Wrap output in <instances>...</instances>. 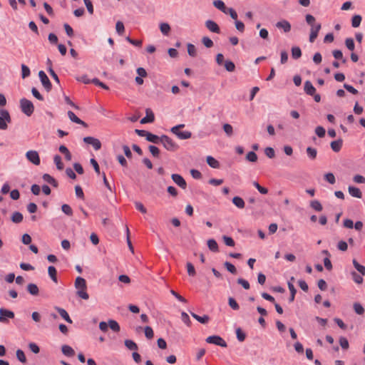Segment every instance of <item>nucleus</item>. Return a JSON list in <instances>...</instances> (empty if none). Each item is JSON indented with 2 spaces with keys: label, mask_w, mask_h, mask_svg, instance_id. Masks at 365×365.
I'll return each mask as SVG.
<instances>
[{
  "label": "nucleus",
  "mask_w": 365,
  "mask_h": 365,
  "mask_svg": "<svg viewBox=\"0 0 365 365\" xmlns=\"http://www.w3.org/2000/svg\"><path fill=\"white\" fill-rule=\"evenodd\" d=\"M68 116L72 122L82 125L85 127L86 126V123L83 122L82 120H81L79 118H78L73 112L71 110L68 111Z\"/></svg>",
  "instance_id": "20"
},
{
  "label": "nucleus",
  "mask_w": 365,
  "mask_h": 365,
  "mask_svg": "<svg viewBox=\"0 0 365 365\" xmlns=\"http://www.w3.org/2000/svg\"><path fill=\"white\" fill-rule=\"evenodd\" d=\"M75 288L77 289L76 294L83 299H88L89 295L86 292L87 284L86 279L81 277H78L75 281Z\"/></svg>",
  "instance_id": "1"
},
{
  "label": "nucleus",
  "mask_w": 365,
  "mask_h": 365,
  "mask_svg": "<svg viewBox=\"0 0 365 365\" xmlns=\"http://www.w3.org/2000/svg\"><path fill=\"white\" fill-rule=\"evenodd\" d=\"M321 27L322 26H321L320 24H317L315 26H311L310 34H309V41L311 43H313L315 41V39L317 38V36H318L319 31L321 29Z\"/></svg>",
  "instance_id": "12"
},
{
  "label": "nucleus",
  "mask_w": 365,
  "mask_h": 365,
  "mask_svg": "<svg viewBox=\"0 0 365 365\" xmlns=\"http://www.w3.org/2000/svg\"><path fill=\"white\" fill-rule=\"evenodd\" d=\"M222 128L227 136L230 137L233 135V128L230 124L225 123Z\"/></svg>",
  "instance_id": "42"
},
{
  "label": "nucleus",
  "mask_w": 365,
  "mask_h": 365,
  "mask_svg": "<svg viewBox=\"0 0 365 365\" xmlns=\"http://www.w3.org/2000/svg\"><path fill=\"white\" fill-rule=\"evenodd\" d=\"M27 160L35 165H38L41 163L40 157L37 151L29 150L26 153Z\"/></svg>",
  "instance_id": "7"
},
{
  "label": "nucleus",
  "mask_w": 365,
  "mask_h": 365,
  "mask_svg": "<svg viewBox=\"0 0 365 365\" xmlns=\"http://www.w3.org/2000/svg\"><path fill=\"white\" fill-rule=\"evenodd\" d=\"M276 27L279 29L283 30L284 33L289 32L291 30V24L287 20H282L276 24Z\"/></svg>",
  "instance_id": "13"
},
{
  "label": "nucleus",
  "mask_w": 365,
  "mask_h": 365,
  "mask_svg": "<svg viewBox=\"0 0 365 365\" xmlns=\"http://www.w3.org/2000/svg\"><path fill=\"white\" fill-rule=\"evenodd\" d=\"M213 5L224 14H227V9L228 8L225 6V3L222 0H215Z\"/></svg>",
  "instance_id": "22"
},
{
  "label": "nucleus",
  "mask_w": 365,
  "mask_h": 365,
  "mask_svg": "<svg viewBox=\"0 0 365 365\" xmlns=\"http://www.w3.org/2000/svg\"><path fill=\"white\" fill-rule=\"evenodd\" d=\"M363 276L364 275H361V274H359L355 272H351V277L353 280L354 281L355 283L359 284L363 282Z\"/></svg>",
  "instance_id": "40"
},
{
  "label": "nucleus",
  "mask_w": 365,
  "mask_h": 365,
  "mask_svg": "<svg viewBox=\"0 0 365 365\" xmlns=\"http://www.w3.org/2000/svg\"><path fill=\"white\" fill-rule=\"evenodd\" d=\"M14 317V313L12 311L5 309L4 308L0 309V322H7V319H13Z\"/></svg>",
  "instance_id": "9"
},
{
  "label": "nucleus",
  "mask_w": 365,
  "mask_h": 365,
  "mask_svg": "<svg viewBox=\"0 0 365 365\" xmlns=\"http://www.w3.org/2000/svg\"><path fill=\"white\" fill-rule=\"evenodd\" d=\"M125 346L130 350H137L138 346L137 344L130 339L125 340Z\"/></svg>",
  "instance_id": "41"
},
{
  "label": "nucleus",
  "mask_w": 365,
  "mask_h": 365,
  "mask_svg": "<svg viewBox=\"0 0 365 365\" xmlns=\"http://www.w3.org/2000/svg\"><path fill=\"white\" fill-rule=\"evenodd\" d=\"M185 126L184 124H179L171 128V132L178 136L180 139L186 140L191 138L192 133L188 130L180 131V128Z\"/></svg>",
  "instance_id": "3"
},
{
  "label": "nucleus",
  "mask_w": 365,
  "mask_h": 365,
  "mask_svg": "<svg viewBox=\"0 0 365 365\" xmlns=\"http://www.w3.org/2000/svg\"><path fill=\"white\" fill-rule=\"evenodd\" d=\"M160 143L169 151H175L178 148V145L170 138L165 135L160 137Z\"/></svg>",
  "instance_id": "4"
},
{
  "label": "nucleus",
  "mask_w": 365,
  "mask_h": 365,
  "mask_svg": "<svg viewBox=\"0 0 365 365\" xmlns=\"http://www.w3.org/2000/svg\"><path fill=\"white\" fill-rule=\"evenodd\" d=\"M310 206L314 210L318 211V212L322 211L323 209L322 204L318 200L312 201L310 203Z\"/></svg>",
  "instance_id": "43"
},
{
  "label": "nucleus",
  "mask_w": 365,
  "mask_h": 365,
  "mask_svg": "<svg viewBox=\"0 0 365 365\" xmlns=\"http://www.w3.org/2000/svg\"><path fill=\"white\" fill-rule=\"evenodd\" d=\"M205 341L207 343L215 344L221 347H227V346L226 341L221 336L217 335L210 336Z\"/></svg>",
  "instance_id": "6"
},
{
  "label": "nucleus",
  "mask_w": 365,
  "mask_h": 365,
  "mask_svg": "<svg viewBox=\"0 0 365 365\" xmlns=\"http://www.w3.org/2000/svg\"><path fill=\"white\" fill-rule=\"evenodd\" d=\"M43 180L49 183L50 185H53V187H57L58 182L56 180L49 174H44L43 175Z\"/></svg>",
  "instance_id": "27"
},
{
  "label": "nucleus",
  "mask_w": 365,
  "mask_h": 365,
  "mask_svg": "<svg viewBox=\"0 0 365 365\" xmlns=\"http://www.w3.org/2000/svg\"><path fill=\"white\" fill-rule=\"evenodd\" d=\"M308 158L311 160H314L317 158V150L312 147H308L306 150Z\"/></svg>",
  "instance_id": "30"
},
{
  "label": "nucleus",
  "mask_w": 365,
  "mask_h": 365,
  "mask_svg": "<svg viewBox=\"0 0 365 365\" xmlns=\"http://www.w3.org/2000/svg\"><path fill=\"white\" fill-rule=\"evenodd\" d=\"M55 309L57 310L60 316L68 323L71 324L73 322L68 312L64 309L58 307H55Z\"/></svg>",
  "instance_id": "19"
},
{
  "label": "nucleus",
  "mask_w": 365,
  "mask_h": 365,
  "mask_svg": "<svg viewBox=\"0 0 365 365\" xmlns=\"http://www.w3.org/2000/svg\"><path fill=\"white\" fill-rule=\"evenodd\" d=\"M145 113L146 116L140 120V123L145 124L148 123H153L155 120V116L153 111L150 108H147Z\"/></svg>",
  "instance_id": "15"
},
{
  "label": "nucleus",
  "mask_w": 365,
  "mask_h": 365,
  "mask_svg": "<svg viewBox=\"0 0 365 365\" xmlns=\"http://www.w3.org/2000/svg\"><path fill=\"white\" fill-rule=\"evenodd\" d=\"M236 335L237 338L240 341H243L245 339L246 335L242 331L240 328L237 329L236 330Z\"/></svg>",
  "instance_id": "62"
},
{
  "label": "nucleus",
  "mask_w": 365,
  "mask_h": 365,
  "mask_svg": "<svg viewBox=\"0 0 365 365\" xmlns=\"http://www.w3.org/2000/svg\"><path fill=\"white\" fill-rule=\"evenodd\" d=\"M146 140L155 144H158L160 141V137L148 132Z\"/></svg>",
  "instance_id": "28"
},
{
  "label": "nucleus",
  "mask_w": 365,
  "mask_h": 365,
  "mask_svg": "<svg viewBox=\"0 0 365 365\" xmlns=\"http://www.w3.org/2000/svg\"><path fill=\"white\" fill-rule=\"evenodd\" d=\"M288 287H289V289L290 291V293H291V295H290V297H289V302H292L294 300V297H295V294L297 292V290L294 286V284L289 282H288Z\"/></svg>",
  "instance_id": "38"
},
{
  "label": "nucleus",
  "mask_w": 365,
  "mask_h": 365,
  "mask_svg": "<svg viewBox=\"0 0 365 365\" xmlns=\"http://www.w3.org/2000/svg\"><path fill=\"white\" fill-rule=\"evenodd\" d=\"M38 76L44 88L47 91H49L51 89L52 86L50 80L48 79L45 72L43 71H40L38 73Z\"/></svg>",
  "instance_id": "8"
},
{
  "label": "nucleus",
  "mask_w": 365,
  "mask_h": 365,
  "mask_svg": "<svg viewBox=\"0 0 365 365\" xmlns=\"http://www.w3.org/2000/svg\"><path fill=\"white\" fill-rule=\"evenodd\" d=\"M345 44L346 48L350 51H354L355 48V44L353 38H348L345 40Z\"/></svg>",
  "instance_id": "49"
},
{
  "label": "nucleus",
  "mask_w": 365,
  "mask_h": 365,
  "mask_svg": "<svg viewBox=\"0 0 365 365\" xmlns=\"http://www.w3.org/2000/svg\"><path fill=\"white\" fill-rule=\"evenodd\" d=\"M232 203L238 208L242 209L245 206V203L244 200L238 196L234 197L232 198Z\"/></svg>",
  "instance_id": "23"
},
{
  "label": "nucleus",
  "mask_w": 365,
  "mask_h": 365,
  "mask_svg": "<svg viewBox=\"0 0 365 365\" xmlns=\"http://www.w3.org/2000/svg\"><path fill=\"white\" fill-rule=\"evenodd\" d=\"M332 54L336 59H340L343 63H346V60L343 57V53L340 50L333 51Z\"/></svg>",
  "instance_id": "45"
},
{
  "label": "nucleus",
  "mask_w": 365,
  "mask_h": 365,
  "mask_svg": "<svg viewBox=\"0 0 365 365\" xmlns=\"http://www.w3.org/2000/svg\"><path fill=\"white\" fill-rule=\"evenodd\" d=\"M76 81H79V82H82L85 84H88L90 83H91V80H90L88 77L87 75H83L81 76H77L76 77Z\"/></svg>",
  "instance_id": "57"
},
{
  "label": "nucleus",
  "mask_w": 365,
  "mask_h": 365,
  "mask_svg": "<svg viewBox=\"0 0 365 365\" xmlns=\"http://www.w3.org/2000/svg\"><path fill=\"white\" fill-rule=\"evenodd\" d=\"M349 193L351 196L357 197V198H361L362 193L359 188L354 186H349L348 187Z\"/></svg>",
  "instance_id": "18"
},
{
  "label": "nucleus",
  "mask_w": 365,
  "mask_h": 365,
  "mask_svg": "<svg viewBox=\"0 0 365 365\" xmlns=\"http://www.w3.org/2000/svg\"><path fill=\"white\" fill-rule=\"evenodd\" d=\"M354 309L357 314L361 315L364 313V309L359 303L356 302L354 304Z\"/></svg>",
  "instance_id": "46"
},
{
  "label": "nucleus",
  "mask_w": 365,
  "mask_h": 365,
  "mask_svg": "<svg viewBox=\"0 0 365 365\" xmlns=\"http://www.w3.org/2000/svg\"><path fill=\"white\" fill-rule=\"evenodd\" d=\"M302 56V51L299 47L294 46L292 48V56L294 59H298Z\"/></svg>",
  "instance_id": "36"
},
{
  "label": "nucleus",
  "mask_w": 365,
  "mask_h": 365,
  "mask_svg": "<svg viewBox=\"0 0 365 365\" xmlns=\"http://www.w3.org/2000/svg\"><path fill=\"white\" fill-rule=\"evenodd\" d=\"M83 141L87 144L91 145L96 150H98L101 148V141L93 137H85L83 138Z\"/></svg>",
  "instance_id": "10"
},
{
  "label": "nucleus",
  "mask_w": 365,
  "mask_h": 365,
  "mask_svg": "<svg viewBox=\"0 0 365 365\" xmlns=\"http://www.w3.org/2000/svg\"><path fill=\"white\" fill-rule=\"evenodd\" d=\"M181 319L187 327L191 326V321L190 319L188 314L186 312H181Z\"/></svg>",
  "instance_id": "47"
},
{
  "label": "nucleus",
  "mask_w": 365,
  "mask_h": 365,
  "mask_svg": "<svg viewBox=\"0 0 365 365\" xmlns=\"http://www.w3.org/2000/svg\"><path fill=\"white\" fill-rule=\"evenodd\" d=\"M11 220L14 223H19L23 220V215L19 212H15L11 216Z\"/></svg>",
  "instance_id": "35"
},
{
  "label": "nucleus",
  "mask_w": 365,
  "mask_h": 365,
  "mask_svg": "<svg viewBox=\"0 0 365 365\" xmlns=\"http://www.w3.org/2000/svg\"><path fill=\"white\" fill-rule=\"evenodd\" d=\"M225 68L229 72H232L235 71V66L234 63L231 61H226L225 62Z\"/></svg>",
  "instance_id": "51"
},
{
  "label": "nucleus",
  "mask_w": 365,
  "mask_h": 365,
  "mask_svg": "<svg viewBox=\"0 0 365 365\" xmlns=\"http://www.w3.org/2000/svg\"><path fill=\"white\" fill-rule=\"evenodd\" d=\"M228 304L230 305V307L234 309V310H237L239 309L240 307L237 304V302H236V300L232 298V297H230L229 299H228Z\"/></svg>",
  "instance_id": "54"
},
{
  "label": "nucleus",
  "mask_w": 365,
  "mask_h": 365,
  "mask_svg": "<svg viewBox=\"0 0 365 365\" xmlns=\"http://www.w3.org/2000/svg\"><path fill=\"white\" fill-rule=\"evenodd\" d=\"M207 163L212 168H219L220 163L213 157L209 155L207 157Z\"/></svg>",
  "instance_id": "25"
},
{
  "label": "nucleus",
  "mask_w": 365,
  "mask_h": 365,
  "mask_svg": "<svg viewBox=\"0 0 365 365\" xmlns=\"http://www.w3.org/2000/svg\"><path fill=\"white\" fill-rule=\"evenodd\" d=\"M187 53L192 57H194L196 56V53H197L196 48L193 44H192V43L187 44Z\"/></svg>",
  "instance_id": "56"
},
{
  "label": "nucleus",
  "mask_w": 365,
  "mask_h": 365,
  "mask_svg": "<svg viewBox=\"0 0 365 365\" xmlns=\"http://www.w3.org/2000/svg\"><path fill=\"white\" fill-rule=\"evenodd\" d=\"M361 16L360 15H354L351 19V26L354 28H357L360 26L361 22Z\"/></svg>",
  "instance_id": "34"
},
{
  "label": "nucleus",
  "mask_w": 365,
  "mask_h": 365,
  "mask_svg": "<svg viewBox=\"0 0 365 365\" xmlns=\"http://www.w3.org/2000/svg\"><path fill=\"white\" fill-rule=\"evenodd\" d=\"M339 344L341 348L344 349H347L349 346L348 340L344 336H341L339 338Z\"/></svg>",
  "instance_id": "59"
},
{
  "label": "nucleus",
  "mask_w": 365,
  "mask_h": 365,
  "mask_svg": "<svg viewBox=\"0 0 365 365\" xmlns=\"http://www.w3.org/2000/svg\"><path fill=\"white\" fill-rule=\"evenodd\" d=\"M108 327L113 331H115V332H118L120 331V329L118 323L115 320H113V319H109L108 320Z\"/></svg>",
  "instance_id": "33"
},
{
  "label": "nucleus",
  "mask_w": 365,
  "mask_h": 365,
  "mask_svg": "<svg viewBox=\"0 0 365 365\" xmlns=\"http://www.w3.org/2000/svg\"><path fill=\"white\" fill-rule=\"evenodd\" d=\"M352 263L359 274L361 275H365V267L364 265L360 264L355 259H353Z\"/></svg>",
  "instance_id": "29"
},
{
  "label": "nucleus",
  "mask_w": 365,
  "mask_h": 365,
  "mask_svg": "<svg viewBox=\"0 0 365 365\" xmlns=\"http://www.w3.org/2000/svg\"><path fill=\"white\" fill-rule=\"evenodd\" d=\"M31 74V71H30V69L29 68L24 65V64H22L21 65V76L23 78H27L30 76Z\"/></svg>",
  "instance_id": "44"
},
{
  "label": "nucleus",
  "mask_w": 365,
  "mask_h": 365,
  "mask_svg": "<svg viewBox=\"0 0 365 365\" xmlns=\"http://www.w3.org/2000/svg\"><path fill=\"white\" fill-rule=\"evenodd\" d=\"M235 27L238 31H240V33L244 32L245 27V24L243 22H242L241 21H239V20H236L235 21Z\"/></svg>",
  "instance_id": "61"
},
{
  "label": "nucleus",
  "mask_w": 365,
  "mask_h": 365,
  "mask_svg": "<svg viewBox=\"0 0 365 365\" xmlns=\"http://www.w3.org/2000/svg\"><path fill=\"white\" fill-rule=\"evenodd\" d=\"M115 29H116V32L119 34V35H122L123 33L125 31V27H124V25L123 24V22L121 21H118L115 24Z\"/></svg>",
  "instance_id": "53"
},
{
  "label": "nucleus",
  "mask_w": 365,
  "mask_h": 365,
  "mask_svg": "<svg viewBox=\"0 0 365 365\" xmlns=\"http://www.w3.org/2000/svg\"><path fill=\"white\" fill-rule=\"evenodd\" d=\"M264 153L269 158H273L275 156L274 150L270 147L265 148Z\"/></svg>",
  "instance_id": "64"
},
{
  "label": "nucleus",
  "mask_w": 365,
  "mask_h": 365,
  "mask_svg": "<svg viewBox=\"0 0 365 365\" xmlns=\"http://www.w3.org/2000/svg\"><path fill=\"white\" fill-rule=\"evenodd\" d=\"M11 120L9 113L5 109H1L0 110V129L6 130L8 123H9Z\"/></svg>",
  "instance_id": "5"
},
{
  "label": "nucleus",
  "mask_w": 365,
  "mask_h": 365,
  "mask_svg": "<svg viewBox=\"0 0 365 365\" xmlns=\"http://www.w3.org/2000/svg\"><path fill=\"white\" fill-rule=\"evenodd\" d=\"M48 274L52 281L55 283H57V271L53 266H49L48 268Z\"/></svg>",
  "instance_id": "24"
},
{
  "label": "nucleus",
  "mask_w": 365,
  "mask_h": 365,
  "mask_svg": "<svg viewBox=\"0 0 365 365\" xmlns=\"http://www.w3.org/2000/svg\"><path fill=\"white\" fill-rule=\"evenodd\" d=\"M202 42L204 44V46L207 48H211L213 46V41L207 36H204L202 38Z\"/></svg>",
  "instance_id": "58"
},
{
  "label": "nucleus",
  "mask_w": 365,
  "mask_h": 365,
  "mask_svg": "<svg viewBox=\"0 0 365 365\" xmlns=\"http://www.w3.org/2000/svg\"><path fill=\"white\" fill-rule=\"evenodd\" d=\"M324 178L327 182H329L331 185L334 184L336 182L335 177H334V174L331 173H328L325 174Z\"/></svg>",
  "instance_id": "52"
},
{
  "label": "nucleus",
  "mask_w": 365,
  "mask_h": 365,
  "mask_svg": "<svg viewBox=\"0 0 365 365\" xmlns=\"http://www.w3.org/2000/svg\"><path fill=\"white\" fill-rule=\"evenodd\" d=\"M16 357L22 363H25L26 361V358L24 354V352L21 349H18L16 351Z\"/></svg>",
  "instance_id": "55"
},
{
  "label": "nucleus",
  "mask_w": 365,
  "mask_h": 365,
  "mask_svg": "<svg viewBox=\"0 0 365 365\" xmlns=\"http://www.w3.org/2000/svg\"><path fill=\"white\" fill-rule=\"evenodd\" d=\"M206 28L211 32L219 34L220 29L219 26L212 20H207L205 21Z\"/></svg>",
  "instance_id": "14"
},
{
  "label": "nucleus",
  "mask_w": 365,
  "mask_h": 365,
  "mask_svg": "<svg viewBox=\"0 0 365 365\" xmlns=\"http://www.w3.org/2000/svg\"><path fill=\"white\" fill-rule=\"evenodd\" d=\"M325 129L322 126H317L315 128V133L319 138H323L325 135Z\"/></svg>",
  "instance_id": "60"
},
{
  "label": "nucleus",
  "mask_w": 365,
  "mask_h": 365,
  "mask_svg": "<svg viewBox=\"0 0 365 365\" xmlns=\"http://www.w3.org/2000/svg\"><path fill=\"white\" fill-rule=\"evenodd\" d=\"M61 351L65 356L68 357L73 356L75 354L73 349L68 345H63Z\"/></svg>",
  "instance_id": "21"
},
{
  "label": "nucleus",
  "mask_w": 365,
  "mask_h": 365,
  "mask_svg": "<svg viewBox=\"0 0 365 365\" xmlns=\"http://www.w3.org/2000/svg\"><path fill=\"white\" fill-rule=\"evenodd\" d=\"M61 210L66 215L71 216L73 215V210L70 205L63 204L61 206Z\"/></svg>",
  "instance_id": "48"
},
{
  "label": "nucleus",
  "mask_w": 365,
  "mask_h": 365,
  "mask_svg": "<svg viewBox=\"0 0 365 365\" xmlns=\"http://www.w3.org/2000/svg\"><path fill=\"white\" fill-rule=\"evenodd\" d=\"M20 107L21 111L27 116H31L34 111L33 103L26 98L20 100Z\"/></svg>",
  "instance_id": "2"
},
{
  "label": "nucleus",
  "mask_w": 365,
  "mask_h": 365,
  "mask_svg": "<svg viewBox=\"0 0 365 365\" xmlns=\"http://www.w3.org/2000/svg\"><path fill=\"white\" fill-rule=\"evenodd\" d=\"M304 89L307 95L313 96L315 93L316 89L309 81L304 83Z\"/></svg>",
  "instance_id": "16"
},
{
  "label": "nucleus",
  "mask_w": 365,
  "mask_h": 365,
  "mask_svg": "<svg viewBox=\"0 0 365 365\" xmlns=\"http://www.w3.org/2000/svg\"><path fill=\"white\" fill-rule=\"evenodd\" d=\"M207 246H208V248L212 252H218V245L214 239H210L207 240Z\"/></svg>",
  "instance_id": "31"
},
{
  "label": "nucleus",
  "mask_w": 365,
  "mask_h": 365,
  "mask_svg": "<svg viewBox=\"0 0 365 365\" xmlns=\"http://www.w3.org/2000/svg\"><path fill=\"white\" fill-rule=\"evenodd\" d=\"M246 158L248 161L254 163L257 161V155L255 152L250 151L247 154Z\"/></svg>",
  "instance_id": "50"
},
{
  "label": "nucleus",
  "mask_w": 365,
  "mask_h": 365,
  "mask_svg": "<svg viewBox=\"0 0 365 365\" xmlns=\"http://www.w3.org/2000/svg\"><path fill=\"white\" fill-rule=\"evenodd\" d=\"M191 316L201 324H205L210 321L208 315L199 316L194 312H190Z\"/></svg>",
  "instance_id": "17"
},
{
  "label": "nucleus",
  "mask_w": 365,
  "mask_h": 365,
  "mask_svg": "<svg viewBox=\"0 0 365 365\" xmlns=\"http://www.w3.org/2000/svg\"><path fill=\"white\" fill-rule=\"evenodd\" d=\"M342 146V140H337L331 143V148L334 152H339Z\"/></svg>",
  "instance_id": "32"
},
{
  "label": "nucleus",
  "mask_w": 365,
  "mask_h": 365,
  "mask_svg": "<svg viewBox=\"0 0 365 365\" xmlns=\"http://www.w3.org/2000/svg\"><path fill=\"white\" fill-rule=\"evenodd\" d=\"M145 335L149 339H150L153 337V336H154L153 330L150 327L147 326L145 327Z\"/></svg>",
  "instance_id": "63"
},
{
  "label": "nucleus",
  "mask_w": 365,
  "mask_h": 365,
  "mask_svg": "<svg viewBox=\"0 0 365 365\" xmlns=\"http://www.w3.org/2000/svg\"><path fill=\"white\" fill-rule=\"evenodd\" d=\"M53 161L58 170H61L63 169V163H62L61 158L59 155H56L53 158Z\"/></svg>",
  "instance_id": "37"
},
{
  "label": "nucleus",
  "mask_w": 365,
  "mask_h": 365,
  "mask_svg": "<svg viewBox=\"0 0 365 365\" xmlns=\"http://www.w3.org/2000/svg\"><path fill=\"white\" fill-rule=\"evenodd\" d=\"M160 29L163 35L167 36L170 31V26L167 23H162L160 24Z\"/></svg>",
  "instance_id": "39"
},
{
  "label": "nucleus",
  "mask_w": 365,
  "mask_h": 365,
  "mask_svg": "<svg viewBox=\"0 0 365 365\" xmlns=\"http://www.w3.org/2000/svg\"><path fill=\"white\" fill-rule=\"evenodd\" d=\"M172 180L174 182L178 185L182 189H185L187 187V183L184 178L179 174H173L171 175Z\"/></svg>",
  "instance_id": "11"
},
{
  "label": "nucleus",
  "mask_w": 365,
  "mask_h": 365,
  "mask_svg": "<svg viewBox=\"0 0 365 365\" xmlns=\"http://www.w3.org/2000/svg\"><path fill=\"white\" fill-rule=\"evenodd\" d=\"M27 291L29 292V294L34 296L38 295L39 292V289L37 285L33 283H30L28 284Z\"/></svg>",
  "instance_id": "26"
}]
</instances>
